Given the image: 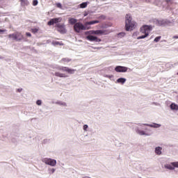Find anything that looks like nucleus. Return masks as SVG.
<instances>
[{"label": "nucleus", "instance_id": "obj_17", "mask_svg": "<svg viewBox=\"0 0 178 178\" xmlns=\"http://www.w3.org/2000/svg\"><path fill=\"white\" fill-rule=\"evenodd\" d=\"M155 152L157 155H161L162 154V147H156Z\"/></svg>", "mask_w": 178, "mask_h": 178}, {"label": "nucleus", "instance_id": "obj_2", "mask_svg": "<svg viewBox=\"0 0 178 178\" xmlns=\"http://www.w3.org/2000/svg\"><path fill=\"white\" fill-rule=\"evenodd\" d=\"M152 31V26L148 25H144L140 28V32L142 34H145L141 36H138L137 38L138 40H143V38H146L148 35H149V33Z\"/></svg>", "mask_w": 178, "mask_h": 178}, {"label": "nucleus", "instance_id": "obj_7", "mask_svg": "<svg viewBox=\"0 0 178 178\" xmlns=\"http://www.w3.org/2000/svg\"><path fill=\"white\" fill-rule=\"evenodd\" d=\"M128 68L127 67H123L118 65L115 67V70L117 72V73H125V72H127Z\"/></svg>", "mask_w": 178, "mask_h": 178}, {"label": "nucleus", "instance_id": "obj_33", "mask_svg": "<svg viewBox=\"0 0 178 178\" xmlns=\"http://www.w3.org/2000/svg\"><path fill=\"white\" fill-rule=\"evenodd\" d=\"M88 129V125H87V124H85L84 126H83V130H87Z\"/></svg>", "mask_w": 178, "mask_h": 178}, {"label": "nucleus", "instance_id": "obj_28", "mask_svg": "<svg viewBox=\"0 0 178 178\" xmlns=\"http://www.w3.org/2000/svg\"><path fill=\"white\" fill-rule=\"evenodd\" d=\"M171 165H172L174 168H178V162L171 163Z\"/></svg>", "mask_w": 178, "mask_h": 178}, {"label": "nucleus", "instance_id": "obj_16", "mask_svg": "<svg viewBox=\"0 0 178 178\" xmlns=\"http://www.w3.org/2000/svg\"><path fill=\"white\" fill-rule=\"evenodd\" d=\"M68 23H70V24H76V23H77V19H74V18H69L68 19Z\"/></svg>", "mask_w": 178, "mask_h": 178}, {"label": "nucleus", "instance_id": "obj_9", "mask_svg": "<svg viewBox=\"0 0 178 178\" xmlns=\"http://www.w3.org/2000/svg\"><path fill=\"white\" fill-rule=\"evenodd\" d=\"M57 31L60 33L61 34L66 33V28H65V25H58L57 26Z\"/></svg>", "mask_w": 178, "mask_h": 178}, {"label": "nucleus", "instance_id": "obj_32", "mask_svg": "<svg viewBox=\"0 0 178 178\" xmlns=\"http://www.w3.org/2000/svg\"><path fill=\"white\" fill-rule=\"evenodd\" d=\"M36 104H37V105H41V104H42V102H41V100H38L36 102Z\"/></svg>", "mask_w": 178, "mask_h": 178}, {"label": "nucleus", "instance_id": "obj_8", "mask_svg": "<svg viewBox=\"0 0 178 178\" xmlns=\"http://www.w3.org/2000/svg\"><path fill=\"white\" fill-rule=\"evenodd\" d=\"M59 22H62V18H53L49 20L47 23L48 26H54L56 23H59Z\"/></svg>", "mask_w": 178, "mask_h": 178}, {"label": "nucleus", "instance_id": "obj_25", "mask_svg": "<svg viewBox=\"0 0 178 178\" xmlns=\"http://www.w3.org/2000/svg\"><path fill=\"white\" fill-rule=\"evenodd\" d=\"M161 36H158L156 38H154V42H159V41L161 40Z\"/></svg>", "mask_w": 178, "mask_h": 178}, {"label": "nucleus", "instance_id": "obj_14", "mask_svg": "<svg viewBox=\"0 0 178 178\" xmlns=\"http://www.w3.org/2000/svg\"><path fill=\"white\" fill-rule=\"evenodd\" d=\"M61 63H69V62H72V58H63L60 61Z\"/></svg>", "mask_w": 178, "mask_h": 178}, {"label": "nucleus", "instance_id": "obj_13", "mask_svg": "<svg viewBox=\"0 0 178 178\" xmlns=\"http://www.w3.org/2000/svg\"><path fill=\"white\" fill-rule=\"evenodd\" d=\"M97 23H99V20L90 21V22H86L85 26H91L92 24H97Z\"/></svg>", "mask_w": 178, "mask_h": 178}, {"label": "nucleus", "instance_id": "obj_38", "mask_svg": "<svg viewBox=\"0 0 178 178\" xmlns=\"http://www.w3.org/2000/svg\"><path fill=\"white\" fill-rule=\"evenodd\" d=\"M51 172L54 173L55 172V169H52Z\"/></svg>", "mask_w": 178, "mask_h": 178}, {"label": "nucleus", "instance_id": "obj_35", "mask_svg": "<svg viewBox=\"0 0 178 178\" xmlns=\"http://www.w3.org/2000/svg\"><path fill=\"white\" fill-rule=\"evenodd\" d=\"M5 31H6V30H5V29H0V33H5Z\"/></svg>", "mask_w": 178, "mask_h": 178}, {"label": "nucleus", "instance_id": "obj_24", "mask_svg": "<svg viewBox=\"0 0 178 178\" xmlns=\"http://www.w3.org/2000/svg\"><path fill=\"white\" fill-rule=\"evenodd\" d=\"M31 33H33V34H35V33H38V29L35 28V29H32L31 30Z\"/></svg>", "mask_w": 178, "mask_h": 178}, {"label": "nucleus", "instance_id": "obj_31", "mask_svg": "<svg viewBox=\"0 0 178 178\" xmlns=\"http://www.w3.org/2000/svg\"><path fill=\"white\" fill-rule=\"evenodd\" d=\"M147 126H149L150 127H159V124H156V126H154V125H149V124H147Z\"/></svg>", "mask_w": 178, "mask_h": 178}, {"label": "nucleus", "instance_id": "obj_18", "mask_svg": "<svg viewBox=\"0 0 178 178\" xmlns=\"http://www.w3.org/2000/svg\"><path fill=\"white\" fill-rule=\"evenodd\" d=\"M170 108L172 110V111H178V106L177 104H175V103H172L170 105Z\"/></svg>", "mask_w": 178, "mask_h": 178}, {"label": "nucleus", "instance_id": "obj_4", "mask_svg": "<svg viewBox=\"0 0 178 178\" xmlns=\"http://www.w3.org/2000/svg\"><path fill=\"white\" fill-rule=\"evenodd\" d=\"M90 34H95L96 35H106L108 34V31L106 30H97V31H90Z\"/></svg>", "mask_w": 178, "mask_h": 178}, {"label": "nucleus", "instance_id": "obj_20", "mask_svg": "<svg viewBox=\"0 0 178 178\" xmlns=\"http://www.w3.org/2000/svg\"><path fill=\"white\" fill-rule=\"evenodd\" d=\"M8 38H12L15 41H16V33H14L13 34H9L8 35Z\"/></svg>", "mask_w": 178, "mask_h": 178}, {"label": "nucleus", "instance_id": "obj_26", "mask_svg": "<svg viewBox=\"0 0 178 178\" xmlns=\"http://www.w3.org/2000/svg\"><path fill=\"white\" fill-rule=\"evenodd\" d=\"M38 5V1L37 0H33V6H37Z\"/></svg>", "mask_w": 178, "mask_h": 178}, {"label": "nucleus", "instance_id": "obj_15", "mask_svg": "<svg viewBox=\"0 0 178 178\" xmlns=\"http://www.w3.org/2000/svg\"><path fill=\"white\" fill-rule=\"evenodd\" d=\"M22 6H28L30 4L29 0H20Z\"/></svg>", "mask_w": 178, "mask_h": 178}, {"label": "nucleus", "instance_id": "obj_5", "mask_svg": "<svg viewBox=\"0 0 178 178\" xmlns=\"http://www.w3.org/2000/svg\"><path fill=\"white\" fill-rule=\"evenodd\" d=\"M43 162L46 165H49L50 166H56V160L52 159H44Z\"/></svg>", "mask_w": 178, "mask_h": 178}, {"label": "nucleus", "instance_id": "obj_23", "mask_svg": "<svg viewBox=\"0 0 178 178\" xmlns=\"http://www.w3.org/2000/svg\"><path fill=\"white\" fill-rule=\"evenodd\" d=\"M87 5L86 2H83L80 4V8H81V9H84V8H87Z\"/></svg>", "mask_w": 178, "mask_h": 178}, {"label": "nucleus", "instance_id": "obj_1", "mask_svg": "<svg viewBox=\"0 0 178 178\" xmlns=\"http://www.w3.org/2000/svg\"><path fill=\"white\" fill-rule=\"evenodd\" d=\"M137 23L133 21V18L130 14H127L125 17V30L126 31H132L136 29Z\"/></svg>", "mask_w": 178, "mask_h": 178}, {"label": "nucleus", "instance_id": "obj_36", "mask_svg": "<svg viewBox=\"0 0 178 178\" xmlns=\"http://www.w3.org/2000/svg\"><path fill=\"white\" fill-rule=\"evenodd\" d=\"M18 92H22V91H23L22 88H19L17 89Z\"/></svg>", "mask_w": 178, "mask_h": 178}, {"label": "nucleus", "instance_id": "obj_11", "mask_svg": "<svg viewBox=\"0 0 178 178\" xmlns=\"http://www.w3.org/2000/svg\"><path fill=\"white\" fill-rule=\"evenodd\" d=\"M24 38L19 32H15V41H22Z\"/></svg>", "mask_w": 178, "mask_h": 178}, {"label": "nucleus", "instance_id": "obj_19", "mask_svg": "<svg viewBox=\"0 0 178 178\" xmlns=\"http://www.w3.org/2000/svg\"><path fill=\"white\" fill-rule=\"evenodd\" d=\"M117 83H120V84H124L126 83V79H124V78H119L117 80Z\"/></svg>", "mask_w": 178, "mask_h": 178}, {"label": "nucleus", "instance_id": "obj_12", "mask_svg": "<svg viewBox=\"0 0 178 178\" xmlns=\"http://www.w3.org/2000/svg\"><path fill=\"white\" fill-rule=\"evenodd\" d=\"M54 75L56 77H60V78H66V77H67V75H66V74L60 73L59 72H55Z\"/></svg>", "mask_w": 178, "mask_h": 178}, {"label": "nucleus", "instance_id": "obj_27", "mask_svg": "<svg viewBox=\"0 0 178 178\" xmlns=\"http://www.w3.org/2000/svg\"><path fill=\"white\" fill-rule=\"evenodd\" d=\"M53 45H63V43L59 42H53Z\"/></svg>", "mask_w": 178, "mask_h": 178}, {"label": "nucleus", "instance_id": "obj_6", "mask_svg": "<svg viewBox=\"0 0 178 178\" xmlns=\"http://www.w3.org/2000/svg\"><path fill=\"white\" fill-rule=\"evenodd\" d=\"M58 70H62V72H66L69 74H73L76 70L70 69L67 67H59Z\"/></svg>", "mask_w": 178, "mask_h": 178}, {"label": "nucleus", "instance_id": "obj_37", "mask_svg": "<svg viewBox=\"0 0 178 178\" xmlns=\"http://www.w3.org/2000/svg\"><path fill=\"white\" fill-rule=\"evenodd\" d=\"M173 38H175L176 40H177L178 36H174Z\"/></svg>", "mask_w": 178, "mask_h": 178}, {"label": "nucleus", "instance_id": "obj_22", "mask_svg": "<svg viewBox=\"0 0 178 178\" xmlns=\"http://www.w3.org/2000/svg\"><path fill=\"white\" fill-rule=\"evenodd\" d=\"M165 168L166 169H169L170 170H175V168L172 167V166L170 165H165Z\"/></svg>", "mask_w": 178, "mask_h": 178}, {"label": "nucleus", "instance_id": "obj_21", "mask_svg": "<svg viewBox=\"0 0 178 178\" xmlns=\"http://www.w3.org/2000/svg\"><path fill=\"white\" fill-rule=\"evenodd\" d=\"M138 134H140V136H147L146 133L144 131H137Z\"/></svg>", "mask_w": 178, "mask_h": 178}, {"label": "nucleus", "instance_id": "obj_30", "mask_svg": "<svg viewBox=\"0 0 178 178\" xmlns=\"http://www.w3.org/2000/svg\"><path fill=\"white\" fill-rule=\"evenodd\" d=\"M118 35L121 36V37H124L126 35V33H120L118 34Z\"/></svg>", "mask_w": 178, "mask_h": 178}, {"label": "nucleus", "instance_id": "obj_10", "mask_svg": "<svg viewBox=\"0 0 178 178\" xmlns=\"http://www.w3.org/2000/svg\"><path fill=\"white\" fill-rule=\"evenodd\" d=\"M86 38L89 41H95L96 42H101V39L98 38L97 36L88 35Z\"/></svg>", "mask_w": 178, "mask_h": 178}, {"label": "nucleus", "instance_id": "obj_29", "mask_svg": "<svg viewBox=\"0 0 178 178\" xmlns=\"http://www.w3.org/2000/svg\"><path fill=\"white\" fill-rule=\"evenodd\" d=\"M56 6H57V8L62 9V4L60 3H56Z\"/></svg>", "mask_w": 178, "mask_h": 178}, {"label": "nucleus", "instance_id": "obj_3", "mask_svg": "<svg viewBox=\"0 0 178 178\" xmlns=\"http://www.w3.org/2000/svg\"><path fill=\"white\" fill-rule=\"evenodd\" d=\"M75 33H80L81 30H90V28H86L81 22H77L74 25Z\"/></svg>", "mask_w": 178, "mask_h": 178}, {"label": "nucleus", "instance_id": "obj_34", "mask_svg": "<svg viewBox=\"0 0 178 178\" xmlns=\"http://www.w3.org/2000/svg\"><path fill=\"white\" fill-rule=\"evenodd\" d=\"M26 35L27 37H31V33L27 32V33H26Z\"/></svg>", "mask_w": 178, "mask_h": 178}]
</instances>
